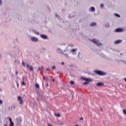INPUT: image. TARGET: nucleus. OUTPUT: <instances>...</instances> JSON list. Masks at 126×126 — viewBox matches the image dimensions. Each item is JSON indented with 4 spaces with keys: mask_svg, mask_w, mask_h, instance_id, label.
I'll list each match as a JSON object with an SVG mask.
<instances>
[{
    "mask_svg": "<svg viewBox=\"0 0 126 126\" xmlns=\"http://www.w3.org/2000/svg\"><path fill=\"white\" fill-rule=\"evenodd\" d=\"M101 112H103V109H102V108H101L100 107H99Z\"/></svg>",
    "mask_w": 126,
    "mask_h": 126,
    "instance_id": "41",
    "label": "nucleus"
},
{
    "mask_svg": "<svg viewBox=\"0 0 126 126\" xmlns=\"http://www.w3.org/2000/svg\"><path fill=\"white\" fill-rule=\"evenodd\" d=\"M83 79L85 80V81H86L87 82H91V81H92V79L87 78H83Z\"/></svg>",
    "mask_w": 126,
    "mask_h": 126,
    "instance_id": "9",
    "label": "nucleus"
},
{
    "mask_svg": "<svg viewBox=\"0 0 126 126\" xmlns=\"http://www.w3.org/2000/svg\"><path fill=\"white\" fill-rule=\"evenodd\" d=\"M64 56H65V57H66V58H69V56H68V54H63Z\"/></svg>",
    "mask_w": 126,
    "mask_h": 126,
    "instance_id": "25",
    "label": "nucleus"
},
{
    "mask_svg": "<svg viewBox=\"0 0 126 126\" xmlns=\"http://www.w3.org/2000/svg\"><path fill=\"white\" fill-rule=\"evenodd\" d=\"M91 11H95V7H92L91 8Z\"/></svg>",
    "mask_w": 126,
    "mask_h": 126,
    "instance_id": "18",
    "label": "nucleus"
},
{
    "mask_svg": "<svg viewBox=\"0 0 126 126\" xmlns=\"http://www.w3.org/2000/svg\"><path fill=\"white\" fill-rule=\"evenodd\" d=\"M61 64H62V65H63L64 64V63L62 62Z\"/></svg>",
    "mask_w": 126,
    "mask_h": 126,
    "instance_id": "38",
    "label": "nucleus"
},
{
    "mask_svg": "<svg viewBox=\"0 0 126 126\" xmlns=\"http://www.w3.org/2000/svg\"><path fill=\"white\" fill-rule=\"evenodd\" d=\"M38 70L39 71H40V72H42V71H43V69H42V68H41L40 67L38 68Z\"/></svg>",
    "mask_w": 126,
    "mask_h": 126,
    "instance_id": "19",
    "label": "nucleus"
},
{
    "mask_svg": "<svg viewBox=\"0 0 126 126\" xmlns=\"http://www.w3.org/2000/svg\"><path fill=\"white\" fill-rule=\"evenodd\" d=\"M81 21H82L81 19H79V22H81Z\"/></svg>",
    "mask_w": 126,
    "mask_h": 126,
    "instance_id": "44",
    "label": "nucleus"
},
{
    "mask_svg": "<svg viewBox=\"0 0 126 126\" xmlns=\"http://www.w3.org/2000/svg\"><path fill=\"white\" fill-rule=\"evenodd\" d=\"M121 63H125V64H126V61L121 60Z\"/></svg>",
    "mask_w": 126,
    "mask_h": 126,
    "instance_id": "26",
    "label": "nucleus"
},
{
    "mask_svg": "<svg viewBox=\"0 0 126 126\" xmlns=\"http://www.w3.org/2000/svg\"><path fill=\"white\" fill-rule=\"evenodd\" d=\"M17 87H19V84H18V82L17 83Z\"/></svg>",
    "mask_w": 126,
    "mask_h": 126,
    "instance_id": "40",
    "label": "nucleus"
},
{
    "mask_svg": "<svg viewBox=\"0 0 126 126\" xmlns=\"http://www.w3.org/2000/svg\"><path fill=\"white\" fill-rule=\"evenodd\" d=\"M55 116H56V117H58V118L61 117V114L59 113L55 114Z\"/></svg>",
    "mask_w": 126,
    "mask_h": 126,
    "instance_id": "16",
    "label": "nucleus"
},
{
    "mask_svg": "<svg viewBox=\"0 0 126 126\" xmlns=\"http://www.w3.org/2000/svg\"><path fill=\"white\" fill-rule=\"evenodd\" d=\"M14 110H15V106H14V105L8 107V110L10 112H12V111H14Z\"/></svg>",
    "mask_w": 126,
    "mask_h": 126,
    "instance_id": "7",
    "label": "nucleus"
},
{
    "mask_svg": "<svg viewBox=\"0 0 126 126\" xmlns=\"http://www.w3.org/2000/svg\"><path fill=\"white\" fill-rule=\"evenodd\" d=\"M120 55H121V56H122V55H123V53H121Z\"/></svg>",
    "mask_w": 126,
    "mask_h": 126,
    "instance_id": "49",
    "label": "nucleus"
},
{
    "mask_svg": "<svg viewBox=\"0 0 126 126\" xmlns=\"http://www.w3.org/2000/svg\"><path fill=\"white\" fill-rule=\"evenodd\" d=\"M83 85H86L87 84H89V82H85L83 83Z\"/></svg>",
    "mask_w": 126,
    "mask_h": 126,
    "instance_id": "20",
    "label": "nucleus"
},
{
    "mask_svg": "<svg viewBox=\"0 0 126 126\" xmlns=\"http://www.w3.org/2000/svg\"><path fill=\"white\" fill-rule=\"evenodd\" d=\"M18 101H19L20 105H22V104H23V99H22V97L19 96L18 97Z\"/></svg>",
    "mask_w": 126,
    "mask_h": 126,
    "instance_id": "5",
    "label": "nucleus"
},
{
    "mask_svg": "<svg viewBox=\"0 0 126 126\" xmlns=\"http://www.w3.org/2000/svg\"><path fill=\"white\" fill-rule=\"evenodd\" d=\"M15 73H16V75H17V74H18V71H16Z\"/></svg>",
    "mask_w": 126,
    "mask_h": 126,
    "instance_id": "39",
    "label": "nucleus"
},
{
    "mask_svg": "<svg viewBox=\"0 0 126 126\" xmlns=\"http://www.w3.org/2000/svg\"><path fill=\"white\" fill-rule=\"evenodd\" d=\"M76 126H78V125H76Z\"/></svg>",
    "mask_w": 126,
    "mask_h": 126,
    "instance_id": "50",
    "label": "nucleus"
},
{
    "mask_svg": "<svg viewBox=\"0 0 126 126\" xmlns=\"http://www.w3.org/2000/svg\"><path fill=\"white\" fill-rule=\"evenodd\" d=\"M110 23H107L105 24V27H107V28H109L110 27Z\"/></svg>",
    "mask_w": 126,
    "mask_h": 126,
    "instance_id": "15",
    "label": "nucleus"
},
{
    "mask_svg": "<svg viewBox=\"0 0 126 126\" xmlns=\"http://www.w3.org/2000/svg\"><path fill=\"white\" fill-rule=\"evenodd\" d=\"M90 40H91V42H93V43H94V44H95V45H96V46H98V47L100 46H102V43L100 42L99 40L96 39L95 38H94L93 39H90Z\"/></svg>",
    "mask_w": 126,
    "mask_h": 126,
    "instance_id": "2",
    "label": "nucleus"
},
{
    "mask_svg": "<svg viewBox=\"0 0 126 126\" xmlns=\"http://www.w3.org/2000/svg\"><path fill=\"white\" fill-rule=\"evenodd\" d=\"M40 37L42 38V39H47L48 38V35L44 34H40Z\"/></svg>",
    "mask_w": 126,
    "mask_h": 126,
    "instance_id": "10",
    "label": "nucleus"
},
{
    "mask_svg": "<svg viewBox=\"0 0 126 126\" xmlns=\"http://www.w3.org/2000/svg\"><path fill=\"white\" fill-rule=\"evenodd\" d=\"M125 82H126V77L125 78Z\"/></svg>",
    "mask_w": 126,
    "mask_h": 126,
    "instance_id": "48",
    "label": "nucleus"
},
{
    "mask_svg": "<svg viewBox=\"0 0 126 126\" xmlns=\"http://www.w3.org/2000/svg\"><path fill=\"white\" fill-rule=\"evenodd\" d=\"M80 121H83V118H81L80 119Z\"/></svg>",
    "mask_w": 126,
    "mask_h": 126,
    "instance_id": "42",
    "label": "nucleus"
},
{
    "mask_svg": "<svg viewBox=\"0 0 126 126\" xmlns=\"http://www.w3.org/2000/svg\"><path fill=\"white\" fill-rule=\"evenodd\" d=\"M76 49H73L71 50L72 53H73V52H75L76 51Z\"/></svg>",
    "mask_w": 126,
    "mask_h": 126,
    "instance_id": "28",
    "label": "nucleus"
},
{
    "mask_svg": "<svg viewBox=\"0 0 126 126\" xmlns=\"http://www.w3.org/2000/svg\"><path fill=\"white\" fill-rule=\"evenodd\" d=\"M45 87H49V84L46 83V85H45Z\"/></svg>",
    "mask_w": 126,
    "mask_h": 126,
    "instance_id": "34",
    "label": "nucleus"
},
{
    "mask_svg": "<svg viewBox=\"0 0 126 126\" xmlns=\"http://www.w3.org/2000/svg\"><path fill=\"white\" fill-rule=\"evenodd\" d=\"M95 25H96V23H95V22H92L91 24V26H92V27L95 26Z\"/></svg>",
    "mask_w": 126,
    "mask_h": 126,
    "instance_id": "14",
    "label": "nucleus"
},
{
    "mask_svg": "<svg viewBox=\"0 0 126 126\" xmlns=\"http://www.w3.org/2000/svg\"><path fill=\"white\" fill-rule=\"evenodd\" d=\"M22 85H23L24 86H26V83L24 81H23L22 82Z\"/></svg>",
    "mask_w": 126,
    "mask_h": 126,
    "instance_id": "22",
    "label": "nucleus"
},
{
    "mask_svg": "<svg viewBox=\"0 0 126 126\" xmlns=\"http://www.w3.org/2000/svg\"><path fill=\"white\" fill-rule=\"evenodd\" d=\"M122 42H123L122 39H118L114 41V44H120V43H122Z\"/></svg>",
    "mask_w": 126,
    "mask_h": 126,
    "instance_id": "11",
    "label": "nucleus"
},
{
    "mask_svg": "<svg viewBox=\"0 0 126 126\" xmlns=\"http://www.w3.org/2000/svg\"><path fill=\"white\" fill-rule=\"evenodd\" d=\"M59 73H60V71H58V72H57V74H59Z\"/></svg>",
    "mask_w": 126,
    "mask_h": 126,
    "instance_id": "46",
    "label": "nucleus"
},
{
    "mask_svg": "<svg viewBox=\"0 0 126 126\" xmlns=\"http://www.w3.org/2000/svg\"><path fill=\"white\" fill-rule=\"evenodd\" d=\"M46 80L47 82H48V81H49V77H48V76H46Z\"/></svg>",
    "mask_w": 126,
    "mask_h": 126,
    "instance_id": "24",
    "label": "nucleus"
},
{
    "mask_svg": "<svg viewBox=\"0 0 126 126\" xmlns=\"http://www.w3.org/2000/svg\"><path fill=\"white\" fill-rule=\"evenodd\" d=\"M123 113L124 114V115L126 114V109H124L123 110Z\"/></svg>",
    "mask_w": 126,
    "mask_h": 126,
    "instance_id": "30",
    "label": "nucleus"
},
{
    "mask_svg": "<svg viewBox=\"0 0 126 126\" xmlns=\"http://www.w3.org/2000/svg\"><path fill=\"white\" fill-rule=\"evenodd\" d=\"M68 17H69V18H72V17H74V16L73 17L70 15H69Z\"/></svg>",
    "mask_w": 126,
    "mask_h": 126,
    "instance_id": "37",
    "label": "nucleus"
},
{
    "mask_svg": "<svg viewBox=\"0 0 126 126\" xmlns=\"http://www.w3.org/2000/svg\"><path fill=\"white\" fill-rule=\"evenodd\" d=\"M9 121L10 122V126H14V123L13 122H12V119L11 118L9 117Z\"/></svg>",
    "mask_w": 126,
    "mask_h": 126,
    "instance_id": "8",
    "label": "nucleus"
},
{
    "mask_svg": "<svg viewBox=\"0 0 126 126\" xmlns=\"http://www.w3.org/2000/svg\"><path fill=\"white\" fill-rule=\"evenodd\" d=\"M52 69H56V66H53L52 67Z\"/></svg>",
    "mask_w": 126,
    "mask_h": 126,
    "instance_id": "36",
    "label": "nucleus"
},
{
    "mask_svg": "<svg viewBox=\"0 0 126 126\" xmlns=\"http://www.w3.org/2000/svg\"><path fill=\"white\" fill-rule=\"evenodd\" d=\"M96 85L97 86V87H100L104 85V83L98 82L96 84Z\"/></svg>",
    "mask_w": 126,
    "mask_h": 126,
    "instance_id": "12",
    "label": "nucleus"
},
{
    "mask_svg": "<svg viewBox=\"0 0 126 126\" xmlns=\"http://www.w3.org/2000/svg\"><path fill=\"white\" fill-rule=\"evenodd\" d=\"M94 73L97 74L98 75H100L101 76H105V75H107V72H105L103 71L99 70H95L94 71Z\"/></svg>",
    "mask_w": 126,
    "mask_h": 126,
    "instance_id": "1",
    "label": "nucleus"
},
{
    "mask_svg": "<svg viewBox=\"0 0 126 126\" xmlns=\"http://www.w3.org/2000/svg\"><path fill=\"white\" fill-rule=\"evenodd\" d=\"M3 102L1 99H0V105H2Z\"/></svg>",
    "mask_w": 126,
    "mask_h": 126,
    "instance_id": "29",
    "label": "nucleus"
},
{
    "mask_svg": "<svg viewBox=\"0 0 126 126\" xmlns=\"http://www.w3.org/2000/svg\"><path fill=\"white\" fill-rule=\"evenodd\" d=\"M52 81L55 82V79H52Z\"/></svg>",
    "mask_w": 126,
    "mask_h": 126,
    "instance_id": "47",
    "label": "nucleus"
},
{
    "mask_svg": "<svg viewBox=\"0 0 126 126\" xmlns=\"http://www.w3.org/2000/svg\"><path fill=\"white\" fill-rule=\"evenodd\" d=\"M2 2H1V0H0V4H1Z\"/></svg>",
    "mask_w": 126,
    "mask_h": 126,
    "instance_id": "45",
    "label": "nucleus"
},
{
    "mask_svg": "<svg viewBox=\"0 0 126 126\" xmlns=\"http://www.w3.org/2000/svg\"><path fill=\"white\" fill-rule=\"evenodd\" d=\"M75 54H76V53H74V55H75Z\"/></svg>",
    "mask_w": 126,
    "mask_h": 126,
    "instance_id": "52",
    "label": "nucleus"
},
{
    "mask_svg": "<svg viewBox=\"0 0 126 126\" xmlns=\"http://www.w3.org/2000/svg\"><path fill=\"white\" fill-rule=\"evenodd\" d=\"M70 84H72V85H74V81H70Z\"/></svg>",
    "mask_w": 126,
    "mask_h": 126,
    "instance_id": "27",
    "label": "nucleus"
},
{
    "mask_svg": "<svg viewBox=\"0 0 126 126\" xmlns=\"http://www.w3.org/2000/svg\"><path fill=\"white\" fill-rule=\"evenodd\" d=\"M123 31V29H121V28H118V29H116L115 30V32H122Z\"/></svg>",
    "mask_w": 126,
    "mask_h": 126,
    "instance_id": "13",
    "label": "nucleus"
},
{
    "mask_svg": "<svg viewBox=\"0 0 126 126\" xmlns=\"http://www.w3.org/2000/svg\"><path fill=\"white\" fill-rule=\"evenodd\" d=\"M31 40H32V42H38V41H39V39H38V38H37L36 37L32 36V37H31Z\"/></svg>",
    "mask_w": 126,
    "mask_h": 126,
    "instance_id": "4",
    "label": "nucleus"
},
{
    "mask_svg": "<svg viewBox=\"0 0 126 126\" xmlns=\"http://www.w3.org/2000/svg\"><path fill=\"white\" fill-rule=\"evenodd\" d=\"M56 17H57V18L59 17V15H58V14H56Z\"/></svg>",
    "mask_w": 126,
    "mask_h": 126,
    "instance_id": "43",
    "label": "nucleus"
},
{
    "mask_svg": "<svg viewBox=\"0 0 126 126\" xmlns=\"http://www.w3.org/2000/svg\"><path fill=\"white\" fill-rule=\"evenodd\" d=\"M100 7H101V8H103V7H104V4L101 3V4H100Z\"/></svg>",
    "mask_w": 126,
    "mask_h": 126,
    "instance_id": "31",
    "label": "nucleus"
},
{
    "mask_svg": "<svg viewBox=\"0 0 126 126\" xmlns=\"http://www.w3.org/2000/svg\"><path fill=\"white\" fill-rule=\"evenodd\" d=\"M16 126H21V122H22V118L19 117L16 119Z\"/></svg>",
    "mask_w": 126,
    "mask_h": 126,
    "instance_id": "3",
    "label": "nucleus"
},
{
    "mask_svg": "<svg viewBox=\"0 0 126 126\" xmlns=\"http://www.w3.org/2000/svg\"><path fill=\"white\" fill-rule=\"evenodd\" d=\"M57 52H58V53H61V49H57Z\"/></svg>",
    "mask_w": 126,
    "mask_h": 126,
    "instance_id": "35",
    "label": "nucleus"
},
{
    "mask_svg": "<svg viewBox=\"0 0 126 126\" xmlns=\"http://www.w3.org/2000/svg\"><path fill=\"white\" fill-rule=\"evenodd\" d=\"M27 67L29 69L30 71H33V70H34L33 69V66L32 65H29L28 63H27Z\"/></svg>",
    "mask_w": 126,
    "mask_h": 126,
    "instance_id": "6",
    "label": "nucleus"
},
{
    "mask_svg": "<svg viewBox=\"0 0 126 126\" xmlns=\"http://www.w3.org/2000/svg\"><path fill=\"white\" fill-rule=\"evenodd\" d=\"M33 32L35 34H36V35H40V32H35V31H33Z\"/></svg>",
    "mask_w": 126,
    "mask_h": 126,
    "instance_id": "21",
    "label": "nucleus"
},
{
    "mask_svg": "<svg viewBox=\"0 0 126 126\" xmlns=\"http://www.w3.org/2000/svg\"><path fill=\"white\" fill-rule=\"evenodd\" d=\"M47 70H49V69H47Z\"/></svg>",
    "mask_w": 126,
    "mask_h": 126,
    "instance_id": "51",
    "label": "nucleus"
},
{
    "mask_svg": "<svg viewBox=\"0 0 126 126\" xmlns=\"http://www.w3.org/2000/svg\"><path fill=\"white\" fill-rule=\"evenodd\" d=\"M35 87H36V88L39 89L40 87V85H39V84L36 83L35 84Z\"/></svg>",
    "mask_w": 126,
    "mask_h": 126,
    "instance_id": "17",
    "label": "nucleus"
},
{
    "mask_svg": "<svg viewBox=\"0 0 126 126\" xmlns=\"http://www.w3.org/2000/svg\"><path fill=\"white\" fill-rule=\"evenodd\" d=\"M115 15L116 16H117V17H121V16H120V15L118 14H115Z\"/></svg>",
    "mask_w": 126,
    "mask_h": 126,
    "instance_id": "32",
    "label": "nucleus"
},
{
    "mask_svg": "<svg viewBox=\"0 0 126 126\" xmlns=\"http://www.w3.org/2000/svg\"><path fill=\"white\" fill-rule=\"evenodd\" d=\"M25 79V77L23 76L22 77V81H24Z\"/></svg>",
    "mask_w": 126,
    "mask_h": 126,
    "instance_id": "33",
    "label": "nucleus"
},
{
    "mask_svg": "<svg viewBox=\"0 0 126 126\" xmlns=\"http://www.w3.org/2000/svg\"><path fill=\"white\" fill-rule=\"evenodd\" d=\"M22 65H23V66H25V62H22Z\"/></svg>",
    "mask_w": 126,
    "mask_h": 126,
    "instance_id": "23",
    "label": "nucleus"
}]
</instances>
